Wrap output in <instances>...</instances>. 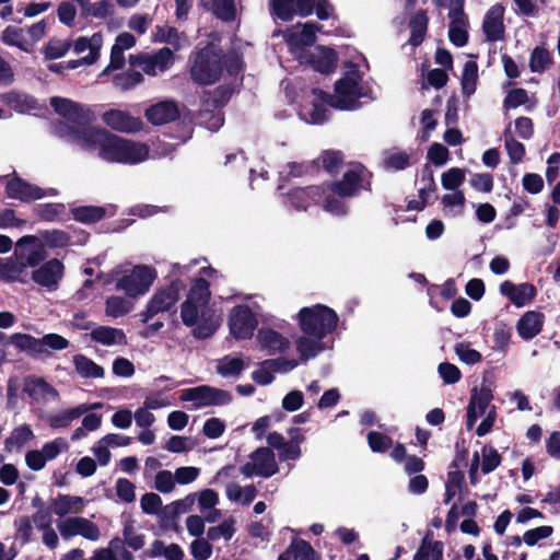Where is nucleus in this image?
<instances>
[{
    "label": "nucleus",
    "mask_w": 560,
    "mask_h": 560,
    "mask_svg": "<svg viewBox=\"0 0 560 560\" xmlns=\"http://www.w3.org/2000/svg\"><path fill=\"white\" fill-rule=\"evenodd\" d=\"M188 300L180 305V318L185 326L191 327L195 339L205 340L211 338L220 327V319L214 312Z\"/></svg>",
    "instance_id": "20e7f679"
},
{
    "label": "nucleus",
    "mask_w": 560,
    "mask_h": 560,
    "mask_svg": "<svg viewBox=\"0 0 560 560\" xmlns=\"http://www.w3.org/2000/svg\"><path fill=\"white\" fill-rule=\"evenodd\" d=\"M482 453V462H481V471L485 475L492 472L497 469L502 462V456L499 452L491 445H485L481 450Z\"/></svg>",
    "instance_id": "864d4df0"
},
{
    "label": "nucleus",
    "mask_w": 560,
    "mask_h": 560,
    "mask_svg": "<svg viewBox=\"0 0 560 560\" xmlns=\"http://www.w3.org/2000/svg\"><path fill=\"white\" fill-rule=\"evenodd\" d=\"M232 399L233 397L230 392L209 385L186 388L180 394V400L192 401L196 409L207 406L228 405Z\"/></svg>",
    "instance_id": "9d476101"
},
{
    "label": "nucleus",
    "mask_w": 560,
    "mask_h": 560,
    "mask_svg": "<svg viewBox=\"0 0 560 560\" xmlns=\"http://www.w3.org/2000/svg\"><path fill=\"white\" fill-rule=\"evenodd\" d=\"M130 306L122 296L112 295L106 300V314L112 317H120L129 313Z\"/></svg>",
    "instance_id": "e2e57ef3"
},
{
    "label": "nucleus",
    "mask_w": 560,
    "mask_h": 560,
    "mask_svg": "<svg viewBox=\"0 0 560 560\" xmlns=\"http://www.w3.org/2000/svg\"><path fill=\"white\" fill-rule=\"evenodd\" d=\"M79 5L81 7L82 15L84 16L106 19L113 13V5L107 0L94 3L86 0Z\"/></svg>",
    "instance_id": "49530a36"
},
{
    "label": "nucleus",
    "mask_w": 560,
    "mask_h": 560,
    "mask_svg": "<svg viewBox=\"0 0 560 560\" xmlns=\"http://www.w3.org/2000/svg\"><path fill=\"white\" fill-rule=\"evenodd\" d=\"M15 343L20 347V352H25L32 358H38L42 354L50 355L47 348L60 351L67 349L70 345L69 340L63 336L55 332L46 334L42 338L32 335H18Z\"/></svg>",
    "instance_id": "0eeeda50"
},
{
    "label": "nucleus",
    "mask_w": 560,
    "mask_h": 560,
    "mask_svg": "<svg viewBox=\"0 0 560 560\" xmlns=\"http://www.w3.org/2000/svg\"><path fill=\"white\" fill-rule=\"evenodd\" d=\"M320 25L315 22H306L301 32L292 34L290 43L296 46H312L316 42V31Z\"/></svg>",
    "instance_id": "a18cd8bd"
},
{
    "label": "nucleus",
    "mask_w": 560,
    "mask_h": 560,
    "mask_svg": "<svg viewBox=\"0 0 560 560\" xmlns=\"http://www.w3.org/2000/svg\"><path fill=\"white\" fill-rule=\"evenodd\" d=\"M342 199L343 198H339L337 194L327 191L320 203L325 211L332 215L343 217L348 213V206Z\"/></svg>",
    "instance_id": "3c124183"
},
{
    "label": "nucleus",
    "mask_w": 560,
    "mask_h": 560,
    "mask_svg": "<svg viewBox=\"0 0 560 560\" xmlns=\"http://www.w3.org/2000/svg\"><path fill=\"white\" fill-rule=\"evenodd\" d=\"M142 81L143 74L132 69H128L122 73L116 74L114 78L115 85L120 88L122 91L130 90Z\"/></svg>",
    "instance_id": "6e6d98bb"
},
{
    "label": "nucleus",
    "mask_w": 560,
    "mask_h": 560,
    "mask_svg": "<svg viewBox=\"0 0 560 560\" xmlns=\"http://www.w3.org/2000/svg\"><path fill=\"white\" fill-rule=\"evenodd\" d=\"M33 212L40 221L55 222L66 213V206L61 202L37 203Z\"/></svg>",
    "instance_id": "e433bc0d"
},
{
    "label": "nucleus",
    "mask_w": 560,
    "mask_h": 560,
    "mask_svg": "<svg viewBox=\"0 0 560 560\" xmlns=\"http://www.w3.org/2000/svg\"><path fill=\"white\" fill-rule=\"evenodd\" d=\"M58 529L65 539L81 535L89 540L95 541L101 535L100 528L95 523L79 516L66 518L59 523Z\"/></svg>",
    "instance_id": "2eb2a0df"
},
{
    "label": "nucleus",
    "mask_w": 560,
    "mask_h": 560,
    "mask_svg": "<svg viewBox=\"0 0 560 560\" xmlns=\"http://www.w3.org/2000/svg\"><path fill=\"white\" fill-rule=\"evenodd\" d=\"M246 368L241 358L224 357L218 364V373L222 376H238Z\"/></svg>",
    "instance_id": "603ef678"
},
{
    "label": "nucleus",
    "mask_w": 560,
    "mask_h": 560,
    "mask_svg": "<svg viewBox=\"0 0 560 560\" xmlns=\"http://www.w3.org/2000/svg\"><path fill=\"white\" fill-rule=\"evenodd\" d=\"M544 322L541 312L527 311L517 322V332L524 340H532L542 330Z\"/></svg>",
    "instance_id": "5701e85b"
},
{
    "label": "nucleus",
    "mask_w": 560,
    "mask_h": 560,
    "mask_svg": "<svg viewBox=\"0 0 560 560\" xmlns=\"http://www.w3.org/2000/svg\"><path fill=\"white\" fill-rule=\"evenodd\" d=\"M320 341L322 340L314 338L312 339V337L306 335L296 339V350L302 362L308 361L311 358L316 357L320 351L324 350Z\"/></svg>",
    "instance_id": "ea45409f"
},
{
    "label": "nucleus",
    "mask_w": 560,
    "mask_h": 560,
    "mask_svg": "<svg viewBox=\"0 0 560 560\" xmlns=\"http://www.w3.org/2000/svg\"><path fill=\"white\" fill-rule=\"evenodd\" d=\"M23 392L33 400L44 397L56 399L59 397L58 390L49 384L44 377L28 375L24 378Z\"/></svg>",
    "instance_id": "b1692460"
},
{
    "label": "nucleus",
    "mask_w": 560,
    "mask_h": 560,
    "mask_svg": "<svg viewBox=\"0 0 560 560\" xmlns=\"http://www.w3.org/2000/svg\"><path fill=\"white\" fill-rule=\"evenodd\" d=\"M233 94L229 85H219L213 91L207 93L208 97L203 101L207 106L219 108L225 106Z\"/></svg>",
    "instance_id": "8fccbe9b"
},
{
    "label": "nucleus",
    "mask_w": 560,
    "mask_h": 560,
    "mask_svg": "<svg viewBox=\"0 0 560 560\" xmlns=\"http://www.w3.org/2000/svg\"><path fill=\"white\" fill-rule=\"evenodd\" d=\"M504 145L512 164H518L526 154L525 145L516 140L511 130V122L503 131Z\"/></svg>",
    "instance_id": "f704fd0d"
},
{
    "label": "nucleus",
    "mask_w": 560,
    "mask_h": 560,
    "mask_svg": "<svg viewBox=\"0 0 560 560\" xmlns=\"http://www.w3.org/2000/svg\"><path fill=\"white\" fill-rule=\"evenodd\" d=\"M4 192L8 198L16 199L26 203L46 197L44 188L23 179L15 173L7 182Z\"/></svg>",
    "instance_id": "ddd939ff"
},
{
    "label": "nucleus",
    "mask_w": 560,
    "mask_h": 560,
    "mask_svg": "<svg viewBox=\"0 0 560 560\" xmlns=\"http://www.w3.org/2000/svg\"><path fill=\"white\" fill-rule=\"evenodd\" d=\"M249 458L252 462H247L241 467V472L247 478L255 475L269 478L279 470L275 454L270 447H258L249 455Z\"/></svg>",
    "instance_id": "f8f14e48"
},
{
    "label": "nucleus",
    "mask_w": 560,
    "mask_h": 560,
    "mask_svg": "<svg viewBox=\"0 0 560 560\" xmlns=\"http://www.w3.org/2000/svg\"><path fill=\"white\" fill-rule=\"evenodd\" d=\"M455 353L460 361L466 364H476L482 361V355L479 351L472 349L469 342H458L455 346Z\"/></svg>",
    "instance_id": "0e129e2a"
},
{
    "label": "nucleus",
    "mask_w": 560,
    "mask_h": 560,
    "mask_svg": "<svg viewBox=\"0 0 560 560\" xmlns=\"http://www.w3.org/2000/svg\"><path fill=\"white\" fill-rule=\"evenodd\" d=\"M40 236L49 248H63L71 245V236L63 230H45L40 232Z\"/></svg>",
    "instance_id": "09e8293b"
},
{
    "label": "nucleus",
    "mask_w": 560,
    "mask_h": 560,
    "mask_svg": "<svg viewBox=\"0 0 560 560\" xmlns=\"http://www.w3.org/2000/svg\"><path fill=\"white\" fill-rule=\"evenodd\" d=\"M50 503L54 513L63 517L70 512L81 513L84 506V499L82 497L58 493L56 498L50 500Z\"/></svg>",
    "instance_id": "bb28decb"
},
{
    "label": "nucleus",
    "mask_w": 560,
    "mask_h": 560,
    "mask_svg": "<svg viewBox=\"0 0 560 560\" xmlns=\"http://www.w3.org/2000/svg\"><path fill=\"white\" fill-rule=\"evenodd\" d=\"M103 121L113 130L135 133L142 129V120L120 109H110L103 114Z\"/></svg>",
    "instance_id": "6ab92c4d"
},
{
    "label": "nucleus",
    "mask_w": 560,
    "mask_h": 560,
    "mask_svg": "<svg viewBox=\"0 0 560 560\" xmlns=\"http://www.w3.org/2000/svg\"><path fill=\"white\" fill-rule=\"evenodd\" d=\"M92 407L88 405H79L73 408L65 409L57 415L48 417L47 421L52 429H62L70 425V423L88 412Z\"/></svg>",
    "instance_id": "c756f323"
},
{
    "label": "nucleus",
    "mask_w": 560,
    "mask_h": 560,
    "mask_svg": "<svg viewBox=\"0 0 560 560\" xmlns=\"http://www.w3.org/2000/svg\"><path fill=\"white\" fill-rule=\"evenodd\" d=\"M368 443L373 452L385 453L392 447L393 440L386 434L377 431H371L368 434Z\"/></svg>",
    "instance_id": "052dcab7"
},
{
    "label": "nucleus",
    "mask_w": 560,
    "mask_h": 560,
    "mask_svg": "<svg viewBox=\"0 0 560 560\" xmlns=\"http://www.w3.org/2000/svg\"><path fill=\"white\" fill-rule=\"evenodd\" d=\"M528 102V93L523 88H516L508 92L503 100V108L509 110L525 105Z\"/></svg>",
    "instance_id": "69168bd1"
},
{
    "label": "nucleus",
    "mask_w": 560,
    "mask_h": 560,
    "mask_svg": "<svg viewBox=\"0 0 560 560\" xmlns=\"http://www.w3.org/2000/svg\"><path fill=\"white\" fill-rule=\"evenodd\" d=\"M422 182H428V188H420L419 189V200L412 199L408 201L407 203V210H416V211H422L427 205H428V196L431 192H434L438 189L433 171L429 164H425L422 168V175H421Z\"/></svg>",
    "instance_id": "a878e982"
},
{
    "label": "nucleus",
    "mask_w": 560,
    "mask_h": 560,
    "mask_svg": "<svg viewBox=\"0 0 560 560\" xmlns=\"http://www.w3.org/2000/svg\"><path fill=\"white\" fill-rule=\"evenodd\" d=\"M257 326L258 319L248 305L238 304L231 310L229 328L235 339H250Z\"/></svg>",
    "instance_id": "9b49d317"
},
{
    "label": "nucleus",
    "mask_w": 560,
    "mask_h": 560,
    "mask_svg": "<svg viewBox=\"0 0 560 560\" xmlns=\"http://www.w3.org/2000/svg\"><path fill=\"white\" fill-rule=\"evenodd\" d=\"M504 7L500 3L492 5L486 13L482 22V31L487 40L498 42L504 37Z\"/></svg>",
    "instance_id": "4be33fe9"
},
{
    "label": "nucleus",
    "mask_w": 560,
    "mask_h": 560,
    "mask_svg": "<svg viewBox=\"0 0 560 560\" xmlns=\"http://www.w3.org/2000/svg\"><path fill=\"white\" fill-rule=\"evenodd\" d=\"M33 436L34 434L30 425H20L12 431L9 438L5 439L4 450L10 453L12 452L13 447L20 448Z\"/></svg>",
    "instance_id": "37998d69"
},
{
    "label": "nucleus",
    "mask_w": 560,
    "mask_h": 560,
    "mask_svg": "<svg viewBox=\"0 0 560 560\" xmlns=\"http://www.w3.org/2000/svg\"><path fill=\"white\" fill-rule=\"evenodd\" d=\"M325 192L324 184L295 187L287 192V199L296 211H306L311 206L320 203Z\"/></svg>",
    "instance_id": "4468645a"
},
{
    "label": "nucleus",
    "mask_w": 560,
    "mask_h": 560,
    "mask_svg": "<svg viewBox=\"0 0 560 560\" xmlns=\"http://www.w3.org/2000/svg\"><path fill=\"white\" fill-rule=\"evenodd\" d=\"M63 264L59 259L52 258L34 270L32 279L35 283L51 290L58 287L59 281L63 277Z\"/></svg>",
    "instance_id": "f3484780"
},
{
    "label": "nucleus",
    "mask_w": 560,
    "mask_h": 560,
    "mask_svg": "<svg viewBox=\"0 0 560 560\" xmlns=\"http://www.w3.org/2000/svg\"><path fill=\"white\" fill-rule=\"evenodd\" d=\"M443 551L444 549L438 544L431 546L420 544L412 560H443Z\"/></svg>",
    "instance_id": "774afa93"
},
{
    "label": "nucleus",
    "mask_w": 560,
    "mask_h": 560,
    "mask_svg": "<svg viewBox=\"0 0 560 560\" xmlns=\"http://www.w3.org/2000/svg\"><path fill=\"white\" fill-rule=\"evenodd\" d=\"M550 65H552V57L550 51L542 47L537 46L533 49L529 58V69L532 72H544Z\"/></svg>",
    "instance_id": "c03bdc74"
},
{
    "label": "nucleus",
    "mask_w": 560,
    "mask_h": 560,
    "mask_svg": "<svg viewBox=\"0 0 560 560\" xmlns=\"http://www.w3.org/2000/svg\"><path fill=\"white\" fill-rule=\"evenodd\" d=\"M144 116L150 124L161 126L177 120L180 112L175 101L165 100L147 108Z\"/></svg>",
    "instance_id": "aec40b11"
},
{
    "label": "nucleus",
    "mask_w": 560,
    "mask_h": 560,
    "mask_svg": "<svg viewBox=\"0 0 560 560\" xmlns=\"http://www.w3.org/2000/svg\"><path fill=\"white\" fill-rule=\"evenodd\" d=\"M73 364L78 374L85 378H100L104 376V369L84 354H75Z\"/></svg>",
    "instance_id": "473e14b6"
},
{
    "label": "nucleus",
    "mask_w": 560,
    "mask_h": 560,
    "mask_svg": "<svg viewBox=\"0 0 560 560\" xmlns=\"http://www.w3.org/2000/svg\"><path fill=\"white\" fill-rule=\"evenodd\" d=\"M304 62L310 65L315 71L329 74L337 68L338 56L334 48L318 45L313 51L303 56Z\"/></svg>",
    "instance_id": "dca6fc26"
},
{
    "label": "nucleus",
    "mask_w": 560,
    "mask_h": 560,
    "mask_svg": "<svg viewBox=\"0 0 560 560\" xmlns=\"http://www.w3.org/2000/svg\"><path fill=\"white\" fill-rule=\"evenodd\" d=\"M210 298L211 292L209 281L202 277L196 278L191 282L186 300L206 306L208 305Z\"/></svg>",
    "instance_id": "4c0bfd02"
},
{
    "label": "nucleus",
    "mask_w": 560,
    "mask_h": 560,
    "mask_svg": "<svg viewBox=\"0 0 560 560\" xmlns=\"http://www.w3.org/2000/svg\"><path fill=\"white\" fill-rule=\"evenodd\" d=\"M384 165L388 170H406L410 165V155L404 151L390 153L385 158Z\"/></svg>",
    "instance_id": "338daca9"
},
{
    "label": "nucleus",
    "mask_w": 560,
    "mask_h": 560,
    "mask_svg": "<svg viewBox=\"0 0 560 560\" xmlns=\"http://www.w3.org/2000/svg\"><path fill=\"white\" fill-rule=\"evenodd\" d=\"M235 533L234 521H223L218 526L209 527L207 537L209 540L215 541L223 537L225 540H230Z\"/></svg>",
    "instance_id": "680f3d73"
},
{
    "label": "nucleus",
    "mask_w": 560,
    "mask_h": 560,
    "mask_svg": "<svg viewBox=\"0 0 560 560\" xmlns=\"http://www.w3.org/2000/svg\"><path fill=\"white\" fill-rule=\"evenodd\" d=\"M107 210L102 206H79L71 209L73 219L83 224L100 222L106 217Z\"/></svg>",
    "instance_id": "7c9ffc66"
},
{
    "label": "nucleus",
    "mask_w": 560,
    "mask_h": 560,
    "mask_svg": "<svg viewBox=\"0 0 560 560\" xmlns=\"http://www.w3.org/2000/svg\"><path fill=\"white\" fill-rule=\"evenodd\" d=\"M257 339L260 347L267 350L269 354L283 352L290 346V342L285 337L271 328L259 329Z\"/></svg>",
    "instance_id": "393cba45"
},
{
    "label": "nucleus",
    "mask_w": 560,
    "mask_h": 560,
    "mask_svg": "<svg viewBox=\"0 0 560 560\" xmlns=\"http://www.w3.org/2000/svg\"><path fill=\"white\" fill-rule=\"evenodd\" d=\"M224 54L215 49L211 44L196 52L190 69V77L194 82L200 85H209L218 82L223 72Z\"/></svg>",
    "instance_id": "423d86ee"
},
{
    "label": "nucleus",
    "mask_w": 560,
    "mask_h": 560,
    "mask_svg": "<svg viewBox=\"0 0 560 560\" xmlns=\"http://www.w3.org/2000/svg\"><path fill=\"white\" fill-rule=\"evenodd\" d=\"M91 338L105 346L126 345L127 338L122 329L109 326H97L91 331Z\"/></svg>",
    "instance_id": "c85d7f7f"
},
{
    "label": "nucleus",
    "mask_w": 560,
    "mask_h": 560,
    "mask_svg": "<svg viewBox=\"0 0 560 560\" xmlns=\"http://www.w3.org/2000/svg\"><path fill=\"white\" fill-rule=\"evenodd\" d=\"M316 161L318 167L320 162L323 168L329 175L335 176L343 165L345 154L340 150H324Z\"/></svg>",
    "instance_id": "c9c22d12"
},
{
    "label": "nucleus",
    "mask_w": 560,
    "mask_h": 560,
    "mask_svg": "<svg viewBox=\"0 0 560 560\" xmlns=\"http://www.w3.org/2000/svg\"><path fill=\"white\" fill-rule=\"evenodd\" d=\"M155 39L171 45L175 50H179L183 44L188 43L186 34L173 26H156Z\"/></svg>",
    "instance_id": "72a5a7b5"
},
{
    "label": "nucleus",
    "mask_w": 560,
    "mask_h": 560,
    "mask_svg": "<svg viewBox=\"0 0 560 560\" xmlns=\"http://www.w3.org/2000/svg\"><path fill=\"white\" fill-rule=\"evenodd\" d=\"M429 25V16L423 9L418 10L409 21L410 37L408 43L412 47H419L425 37Z\"/></svg>",
    "instance_id": "cd10ccee"
},
{
    "label": "nucleus",
    "mask_w": 560,
    "mask_h": 560,
    "mask_svg": "<svg viewBox=\"0 0 560 560\" xmlns=\"http://www.w3.org/2000/svg\"><path fill=\"white\" fill-rule=\"evenodd\" d=\"M492 399L493 393L489 386L485 384H482L480 388L475 386L470 392V398L467 407H472V410H476L478 415L482 416L490 407Z\"/></svg>",
    "instance_id": "2f4dec72"
},
{
    "label": "nucleus",
    "mask_w": 560,
    "mask_h": 560,
    "mask_svg": "<svg viewBox=\"0 0 560 560\" xmlns=\"http://www.w3.org/2000/svg\"><path fill=\"white\" fill-rule=\"evenodd\" d=\"M71 47V40H62L54 37L44 46L43 54L46 60H55L63 57Z\"/></svg>",
    "instance_id": "de8ad7c7"
},
{
    "label": "nucleus",
    "mask_w": 560,
    "mask_h": 560,
    "mask_svg": "<svg viewBox=\"0 0 560 560\" xmlns=\"http://www.w3.org/2000/svg\"><path fill=\"white\" fill-rule=\"evenodd\" d=\"M156 279V270L147 265L133 267L130 273L124 275L116 281V289L124 291L130 298L145 294Z\"/></svg>",
    "instance_id": "6e6552de"
},
{
    "label": "nucleus",
    "mask_w": 560,
    "mask_h": 560,
    "mask_svg": "<svg viewBox=\"0 0 560 560\" xmlns=\"http://www.w3.org/2000/svg\"><path fill=\"white\" fill-rule=\"evenodd\" d=\"M195 500H196V494L190 493V494L186 495L184 499L174 501L173 503L167 505L165 508V511L168 514V516L174 520V518L178 517L180 514L190 511L195 504Z\"/></svg>",
    "instance_id": "bf43d9fd"
},
{
    "label": "nucleus",
    "mask_w": 560,
    "mask_h": 560,
    "mask_svg": "<svg viewBox=\"0 0 560 560\" xmlns=\"http://www.w3.org/2000/svg\"><path fill=\"white\" fill-rule=\"evenodd\" d=\"M72 138L89 150H98V156L110 163L138 164L149 156V147L121 138L105 129L69 127Z\"/></svg>",
    "instance_id": "f257e3e1"
},
{
    "label": "nucleus",
    "mask_w": 560,
    "mask_h": 560,
    "mask_svg": "<svg viewBox=\"0 0 560 560\" xmlns=\"http://www.w3.org/2000/svg\"><path fill=\"white\" fill-rule=\"evenodd\" d=\"M500 293L516 307H523L535 299L537 289L528 282L514 284L512 281L505 280L500 284Z\"/></svg>",
    "instance_id": "a211bd4d"
},
{
    "label": "nucleus",
    "mask_w": 560,
    "mask_h": 560,
    "mask_svg": "<svg viewBox=\"0 0 560 560\" xmlns=\"http://www.w3.org/2000/svg\"><path fill=\"white\" fill-rule=\"evenodd\" d=\"M350 70L346 75L335 83V94L325 92L322 89L313 88L312 94L318 101L339 110H355L361 107L362 102L358 101L359 82L362 80L359 66L349 63Z\"/></svg>",
    "instance_id": "f03ea898"
},
{
    "label": "nucleus",
    "mask_w": 560,
    "mask_h": 560,
    "mask_svg": "<svg viewBox=\"0 0 560 560\" xmlns=\"http://www.w3.org/2000/svg\"><path fill=\"white\" fill-rule=\"evenodd\" d=\"M298 322L304 335L323 340L336 330L339 317L332 308L315 304L302 307L298 313Z\"/></svg>",
    "instance_id": "7ed1b4c3"
},
{
    "label": "nucleus",
    "mask_w": 560,
    "mask_h": 560,
    "mask_svg": "<svg viewBox=\"0 0 560 560\" xmlns=\"http://www.w3.org/2000/svg\"><path fill=\"white\" fill-rule=\"evenodd\" d=\"M372 177L373 174L362 163H357L347 170L340 179L323 184L326 192H335L339 198H353L363 190L372 191Z\"/></svg>",
    "instance_id": "39448f33"
},
{
    "label": "nucleus",
    "mask_w": 560,
    "mask_h": 560,
    "mask_svg": "<svg viewBox=\"0 0 560 560\" xmlns=\"http://www.w3.org/2000/svg\"><path fill=\"white\" fill-rule=\"evenodd\" d=\"M25 273V265L20 259H9L0 262V279L7 282H25L22 276Z\"/></svg>",
    "instance_id": "a19ab883"
},
{
    "label": "nucleus",
    "mask_w": 560,
    "mask_h": 560,
    "mask_svg": "<svg viewBox=\"0 0 560 560\" xmlns=\"http://www.w3.org/2000/svg\"><path fill=\"white\" fill-rule=\"evenodd\" d=\"M270 14L283 22H290L296 15L294 0H269Z\"/></svg>",
    "instance_id": "79ce46f5"
},
{
    "label": "nucleus",
    "mask_w": 560,
    "mask_h": 560,
    "mask_svg": "<svg viewBox=\"0 0 560 560\" xmlns=\"http://www.w3.org/2000/svg\"><path fill=\"white\" fill-rule=\"evenodd\" d=\"M478 82V65L476 61H467L464 66L463 77L460 80L463 95L469 98L477 89Z\"/></svg>",
    "instance_id": "58836bf2"
},
{
    "label": "nucleus",
    "mask_w": 560,
    "mask_h": 560,
    "mask_svg": "<svg viewBox=\"0 0 560 560\" xmlns=\"http://www.w3.org/2000/svg\"><path fill=\"white\" fill-rule=\"evenodd\" d=\"M184 289V281L175 279L165 288L159 289L150 299L149 303L152 304L159 313L170 311L179 300L180 292Z\"/></svg>",
    "instance_id": "412c9836"
},
{
    "label": "nucleus",
    "mask_w": 560,
    "mask_h": 560,
    "mask_svg": "<svg viewBox=\"0 0 560 560\" xmlns=\"http://www.w3.org/2000/svg\"><path fill=\"white\" fill-rule=\"evenodd\" d=\"M288 550L292 553L294 560H315V550L311 544L304 539H293Z\"/></svg>",
    "instance_id": "5fc2aeb1"
},
{
    "label": "nucleus",
    "mask_w": 560,
    "mask_h": 560,
    "mask_svg": "<svg viewBox=\"0 0 560 560\" xmlns=\"http://www.w3.org/2000/svg\"><path fill=\"white\" fill-rule=\"evenodd\" d=\"M50 106L58 115L68 121L78 125V129L90 128L89 125L94 119V114L92 110L69 98L54 96L50 98ZM65 127L67 132L72 137L69 130L70 126ZM72 127L75 128L74 126Z\"/></svg>",
    "instance_id": "1a4fd4ad"
},
{
    "label": "nucleus",
    "mask_w": 560,
    "mask_h": 560,
    "mask_svg": "<svg viewBox=\"0 0 560 560\" xmlns=\"http://www.w3.org/2000/svg\"><path fill=\"white\" fill-rule=\"evenodd\" d=\"M465 170L452 167L442 174V186L446 190H455L465 182Z\"/></svg>",
    "instance_id": "4d7b16f0"
},
{
    "label": "nucleus",
    "mask_w": 560,
    "mask_h": 560,
    "mask_svg": "<svg viewBox=\"0 0 560 560\" xmlns=\"http://www.w3.org/2000/svg\"><path fill=\"white\" fill-rule=\"evenodd\" d=\"M1 39L9 46H15L24 51H27V47L25 46L26 42L24 38V32L20 27L8 26L2 32Z\"/></svg>",
    "instance_id": "13d9d810"
}]
</instances>
